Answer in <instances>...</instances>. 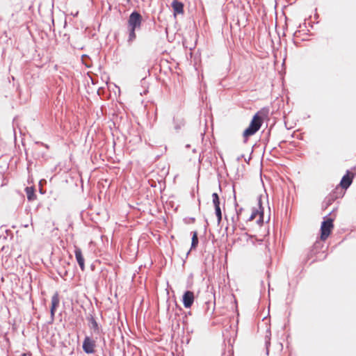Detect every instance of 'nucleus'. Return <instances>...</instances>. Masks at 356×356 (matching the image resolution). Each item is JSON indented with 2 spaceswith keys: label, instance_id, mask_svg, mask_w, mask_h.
Listing matches in <instances>:
<instances>
[{
  "label": "nucleus",
  "instance_id": "nucleus-10",
  "mask_svg": "<svg viewBox=\"0 0 356 356\" xmlns=\"http://www.w3.org/2000/svg\"><path fill=\"white\" fill-rule=\"evenodd\" d=\"M74 254L77 263L82 270H85V262L84 258L81 248L77 246L74 247Z\"/></svg>",
  "mask_w": 356,
  "mask_h": 356
},
{
  "label": "nucleus",
  "instance_id": "nucleus-16",
  "mask_svg": "<svg viewBox=\"0 0 356 356\" xmlns=\"http://www.w3.org/2000/svg\"><path fill=\"white\" fill-rule=\"evenodd\" d=\"M21 356H27V354L26 353H23L21 355Z\"/></svg>",
  "mask_w": 356,
  "mask_h": 356
},
{
  "label": "nucleus",
  "instance_id": "nucleus-18",
  "mask_svg": "<svg viewBox=\"0 0 356 356\" xmlns=\"http://www.w3.org/2000/svg\"><path fill=\"white\" fill-rule=\"evenodd\" d=\"M93 325H96L97 326L96 321H94Z\"/></svg>",
  "mask_w": 356,
  "mask_h": 356
},
{
  "label": "nucleus",
  "instance_id": "nucleus-14",
  "mask_svg": "<svg viewBox=\"0 0 356 356\" xmlns=\"http://www.w3.org/2000/svg\"><path fill=\"white\" fill-rule=\"evenodd\" d=\"M198 244L197 232L196 231L193 232L191 249H195Z\"/></svg>",
  "mask_w": 356,
  "mask_h": 356
},
{
  "label": "nucleus",
  "instance_id": "nucleus-3",
  "mask_svg": "<svg viewBox=\"0 0 356 356\" xmlns=\"http://www.w3.org/2000/svg\"><path fill=\"white\" fill-rule=\"evenodd\" d=\"M236 243L238 248L241 249L253 251L257 241L253 237L244 234L237 239ZM257 243L260 245L264 246L261 241L257 242Z\"/></svg>",
  "mask_w": 356,
  "mask_h": 356
},
{
  "label": "nucleus",
  "instance_id": "nucleus-5",
  "mask_svg": "<svg viewBox=\"0 0 356 356\" xmlns=\"http://www.w3.org/2000/svg\"><path fill=\"white\" fill-rule=\"evenodd\" d=\"M250 222H252L254 220L256 221L257 224L260 227L264 223V211L261 207L260 202L258 204L257 208H254L252 209V213L248 218Z\"/></svg>",
  "mask_w": 356,
  "mask_h": 356
},
{
  "label": "nucleus",
  "instance_id": "nucleus-2",
  "mask_svg": "<svg viewBox=\"0 0 356 356\" xmlns=\"http://www.w3.org/2000/svg\"><path fill=\"white\" fill-rule=\"evenodd\" d=\"M143 17L142 15L136 12H133L128 19V28L129 30V40H132L136 38L135 31L136 29H139L142 24Z\"/></svg>",
  "mask_w": 356,
  "mask_h": 356
},
{
  "label": "nucleus",
  "instance_id": "nucleus-11",
  "mask_svg": "<svg viewBox=\"0 0 356 356\" xmlns=\"http://www.w3.org/2000/svg\"><path fill=\"white\" fill-rule=\"evenodd\" d=\"M59 302H60L59 296H58V294L56 293L51 297V308H50V312H51V316L52 319H54V318L55 312H56V308L58 307Z\"/></svg>",
  "mask_w": 356,
  "mask_h": 356
},
{
  "label": "nucleus",
  "instance_id": "nucleus-4",
  "mask_svg": "<svg viewBox=\"0 0 356 356\" xmlns=\"http://www.w3.org/2000/svg\"><path fill=\"white\" fill-rule=\"evenodd\" d=\"M334 229V219L325 217L321 223L320 232V239L323 241H326L330 236Z\"/></svg>",
  "mask_w": 356,
  "mask_h": 356
},
{
  "label": "nucleus",
  "instance_id": "nucleus-19",
  "mask_svg": "<svg viewBox=\"0 0 356 356\" xmlns=\"http://www.w3.org/2000/svg\"><path fill=\"white\" fill-rule=\"evenodd\" d=\"M127 2H130V0H127Z\"/></svg>",
  "mask_w": 356,
  "mask_h": 356
},
{
  "label": "nucleus",
  "instance_id": "nucleus-13",
  "mask_svg": "<svg viewBox=\"0 0 356 356\" xmlns=\"http://www.w3.org/2000/svg\"><path fill=\"white\" fill-rule=\"evenodd\" d=\"M25 191L27 195V198L29 201L35 200L36 196L35 194L34 188L33 187H26Z\"/></svg>",
  "mask_w": 356,
  "mask_h": 356
},
{
  "label": "nucleus",
  "instance_id": "nucleus-9",
  "mask_svg": "<svg viewBox=\"0 0 356 356\" xmlns=\"http://www.w3.org/2000/svg\"><path fill=\"white\" fill-rule=\"evenodd\" d=\"M194 302V293L191 291H187L183 296V304L186 308H190Z\"/></svg>",
  "mask_w": 356,
  "mask_h": 356
},
{
  "label": "nucleus",
  "instance_id": "nucleus-1",
  "mask_svg": "<svg viewBox=\"0 0 356 356\" xmlns=\"http://www.w3.org/2000/svg\"><path fill=\"white\" fill-rule=\"evenodd\" d=\"M262 124V118L259 113L255 114L248 127L243 131V142L246 143L249 137L253 136L257 131L259 130Z\"/></svg>",
  "mask_w": 356,
  "mask_h": 356
},
{
  "label": "nucleus",
  "instance_id": "nucleus-17",
  "mask_svg": "<svg viewBox=\"0 0 356 356\" xmlns=\"http://www.w3.org/2000/svg\"><path fill=\"white\" fill-rule=\"evenodd\" d=\"M93 325H96L97 326L96 321H94Z\"/></svg>",
  "mask_w": 356,
  "mask_h": 356
},
{
  "label": "nucleus",
  "instance_id": "nucleus-6",
  "mask_svg": "<svg viewBox=\"0 0 356 356\" xmlns=\"http://www.w3.org/2000/svg\"><path fill=\"white\" fill-rule=\"evenodd\" d=\"M82 348L87 354H92L95 352L96 342L90 337H86L83 341Z\"/></svg>",
  "mask_w": 356,
  "mask_h": 356
},
{
  "label": "nucleus",
  "instance_id": "nucleus-15",
  "mask_svg": "<svg viewBox=\"0 0 356 356\" xmlns=\"http://www.w3.org/2000/svg\"><path fill=\"white\" fill-rule=\"evenodd\" d=\"M322 247V245L320 242L318 241H316L314 245V248H321Z\"/></svg>",
  "mask_w": 356,
  "mask_h": 356
},
{
  "label": "nucleus",
  "instance_id": "nucleus-12",
  "mask_svg": "<svg viewBox=\"0 0 356 356\" xmlns=\"http://www.w3.org/2000/svg\"><path fill=\"white\" fill-rule=\"evenodd\" d=\"M172 7L174 11V15L184 13V4L177 0H174L172 3Z\"/></svg>",
  "mask_w": 356,
  "mask_h": 356
},
{
  "label": "nucleus",
  "instance_id": "nucleus-8",
  "mask_svg": "<svg viewBox=\"0 0 356 356\" xmlns=\"http://www.w3.org/2000/svg\"><path fill=\"white\" fill-rule=\"evenodd\" d=\"M354 174L350 171H347L346 174L342 177L340 186L343 189H347L353 182Z\"/></svg>",
  "mask_w": 356,
  "mask_h": 356
},
{
  "label": "nucleus",
  "instance_id": "nucleus-7",
  "mask_svg": "<svg viewBox=\"0 0 356 356\" xmlns=\"http://www.w3.org/2000/svg\"><path fill=\"white\" fill-rule=\"evenodd\" d=\"M212 201L215 207L218 222L220 223L222 220V213L220 207V199L218 195L216 193H213L212 194Z\"/></svg>",
  "mask_w": 356,
  "mask_h": 356
}]
</instances>
